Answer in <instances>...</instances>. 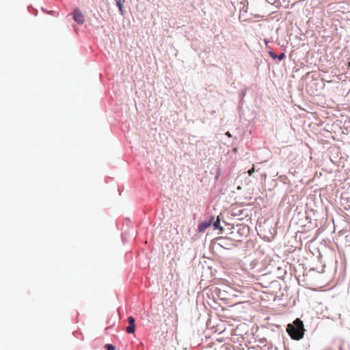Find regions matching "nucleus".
<instances>
[{
  "mask_svg": "<svg viewBox=\"0 0 350 350\" xmlns=\"http://www.w3.org/2000/svg\"><path fill=\"white\" fill-rule=\"evenodd\" d=\"M348 66H349V67H350V62H349Z\"/></svg>",
  "mask_w": 350,
  "mask_h": 350,
  "instance_id": "nucleus-13",
  "label": "nucleus"
},
{
  "mask_svg": "<svg viewBox=\"0 0 350 350\" xmlns=\"http://www.w3.org/2000/svg\"><path fill=\"white\" fill-rule=\"evenodd\" d=\"M214 229H222V228L220 226V220L219 218L217 217V220L213 223Z\"/></svg>",
  "mask_w": 350,
  "mask_h": 350,
  "instance_id": "nucleus-6",
  "label": "nucleus"
},
{
  "mask_svg": "<svg viewBox=\"0 0 350 350\" xmlns=\"http://www.w3.org/2000/svg\"><path fill=\"white\" fill-rule=\"evenodd\" d=\"M269 54L273 59H275L278 57L277 55L273 51H269Z\"/></svg>",
  "mask_w": 350,
  "mask_h": 350,
  "instance_id": "nucleus-10",
  "label": "nucleus"
},
{
  "mask_svg": "<svg viewBox=\"0 0 350 350\" xmlns=\"http://www.w3.org/2000/svg\"><path fill=\"white\" fill-rule=\"evenodd\" d=\"M254 170H254V165H253V167H252L250 170H249L247 171L248 174H249L250 176H252V175L253 174V173L254 172Z\"/></svg>",
  "mask_w": 350,
  "mask_h": 350,
  "instance_id": "nucleus-11",
  "label": "nucleus"
},
{
  "mask_svg": "<svg viewBox=\"0 0 350 350\" xmlns=\"http://www.w3.org/2000/svg\"><path fill=\"white\" fill-rule=\"evenodd\" d=\"M226 135L227 136H228L229 137H231V134L230 133V132H229V131H228V132L226 133Z\"/></svg>",
  "mask_w": 350,
  "mask_h": 350,
  "instance_id": "nucleus-12",
  "label": "nucleus"
},
{
  "mask_svg": "<svg viewBox=\"0 0 350 350\" xmlns=\"http://www.w3.org/2000/svg\"><path fill=\"white\" fill-rule=\"evenodd\" d=\"M286 55L284 53H282L280 54L277 57L279 59V60H282L285 58Z\"/></svg>",
  "mask_w": 350,
  "mask_h": 350,
  "instance_id": "nucleus-9",
  "label": "nucleus"
},
{
  "mask_svg": "<svg viewBox=\"0 0 350 350\" xmlns=\"http://www.w3.org/2000/svg\"><path fill=\"white\" fill-rule=\"evenodd\" d=\"M304 323L299 319H296L293 324L287 325L286 332L292 339L299 340L304 337Z\"/></svg>",
  "mask_w": 350,
  "mask_h": 350,
  "instance_id": "nucleus-1",
  "label": "nucleus"
},
{
  "mask_svg": "<svg viewBox=\"0 0 350 350\" xmlns=\"http://www.w3.org/2000/svg\"><path fill=\"white\" fill-rule=\"evenodd\" d=\"M73 18L78 24H83L85 22V17L79 9H75L73 12Z\"/></svg>",
  "mask_w": 350,
  "mask_h": 350,
  "instance_id": "nucleus-2",
  "label": "nucleus"
},
{
  "mask_svg": "<svg viewBox=\"0 0 350 350\" xmlns=\"http://www.w3.org/2000/svg\"><path fill=\"white\" fill-rule=\"evenodd\" d=\"M214 219L213 217H211L208 221H204L198 225L199 232H204L212 224Z\"/></svg>",
  "mask_w": 350,
  "mask_h": 350,
  "instance_id": "nucleus-4",
  "label": "nucleus"
},
{
  "mask_svg": "<svg viewBox=\"0 0 350 350\" xmlns=\"http://www.w3.org/2000/svg\"><path fill=\"white\" fill-rule=\"evenodd\" d=\"M105 348L107 350H115V347L111 344H107L105 345Z\"/></svg>",
  "mask_w": 350,
  "mask_h": 350,
  "instance_id": "nucleus-7",
  "label": "nucleus"
},
{
  "mask_svg": "<svg viewBox=\"0 0 350 350\" xmlns=\"http://www.w3.org/2000/svg\"><path fill=\"white\" fill-rule=\"evenodd\" d=\"M243 230V232L248 233L249 232V228L247 226H242L239 229V231Z\"/></svg>",
  "mask_w": 350,
  "mask_h": 350,
  "instance_id": "nucleus-8",
  "label": "nucleus"
},
{
  "mask_svg": "<svg viewBox=\"0 0 350 350\" xmlns=\"http://www.w3.org/2000/svg\"><path fill=\"white\" fill-rule=\"evenodd\" d=\"M128 322L129 325L126 327V332L129 334H133L135 330V319L131 316L128 318Z\"/></svg>",
  "mask_w": 350,
  "mask_h": 350,
  "instance_id": "nucleus-3",
  "label": "nucleus"
},
{
  "mask_svg": "<svg viewBox=\"0 0 350 350\" xmlns=\"http://www.w3.org/2000/svg\"><path fill=\"white\" fill-rule=\"evenodd\" d=\"M116 4H117V6L119 8V10H120L121 14L124 15L123 5L121 3V1L120 0H117L116 1Z\"/></svg>",
  "mask_w": 350,
  "mask_h": 350,
  "instance_id": "nucleus-5",
  "label": "nucleus"
}]
</instances>
